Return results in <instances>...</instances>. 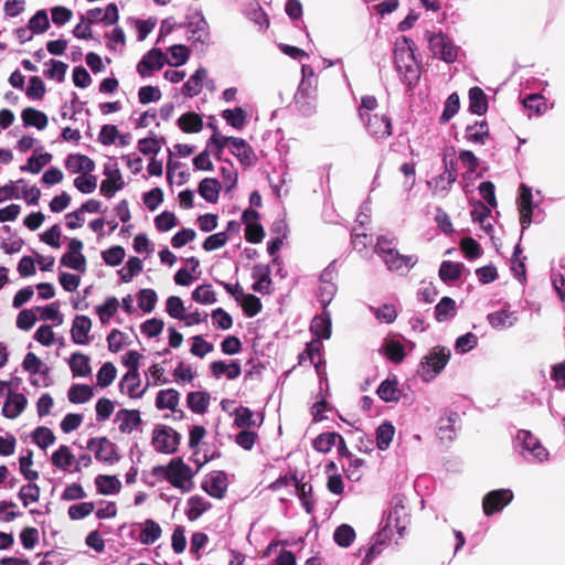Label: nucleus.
I'll return each instance as SVG.
<instances>
[{"mask_svg": "<svg viewBox=\"0 0 565 565\" xmlns=\"http://www.w3.org/2000/svg\"><path fill=\"white\" fill-rule=\"evenodd\" d=\"M180 395L174 388L161 390L156 397V406L159 409L177 411L179 405Z\"/></svg>", "mask_w": 565, "mask_h": 565, "instance_id": "nucleus-32", "label": "nucleus"}, {"mask_svg": "<svg viewBox=\"0 0 565 565\" xmlns=\"http://www.w3.org/2000/svg\"><path fill=\"white\" fill-rule=\"evenodd\" d=\"M168 55L169 57L166 56V63L170 66L178 67L184 65L188 62L190 57V51L183 44H174L168 49Z\"/></svg>", "mask_w": 565, "mask_h": 565, "instance_id": "nucleus-42", "label": "nucleus"}, {"mask_svg": "<svg viewBox=\"0 0 565 565\" xmlns=\"http://www.w3.org/2000/svg\"><path fill=\"white\" fill-rule=\"evenodd\" d=\"M186 402L192 412L203 414L209 407L210 396L207 393L201 391L191 392L188 394Z\"/></svg>", "mask_w": 565, "mask_h": 565, "instance_id": "nucleus-48", "label": "nucleus"}, {"mask_svg": "<svg viewBox=\"0 0 565 565\" xmlns=\"http://www.w3.org/2000/svg\"><path fill=\"white\" fill-rule=\"evenodd\" d=\"M489 324L497 330H505L513 327L518 321V316L513 311L501 309L491 312L487 317Z\"/></svg>", "mask_w": 565, "mask_h": 565, "instance_id": "nucleus-26", "label": "nucleus"}, {"mask_svg": "<svg viewBox=\"0 0 565 565\" xmlns=\"http://www.w3.org/2000/svg\"><path fill=\"white\" fill-rule=\"evenodd\" d=\"M513 500L510 489H499L488 492L482 500V509L486 515H492L503 510Z\"/></svg>", "mask_w": 565, "mask_h": 565, "instance_id": "nucleus-10", "label": "nucleus"}, {"mask_svg": "<svg viewBox=\"0 0 565 565\" xmlns=\"http://www.w3.org/2000/svg\"><path fill=\"white\" fill-rule=\"evenodd\" d=\"M395 435V427L390 422H384L376 429V446L381 450L390 447Z\"/></svg>", "mask_w": 565, "mask_h": 565, "instance_id": "nucleus-51", "label": "nucleus"}, {"mask_svg": "<svg viewBox=\"0 0 565 565\" xmlns=\"http://www.w3.org/2000/svg\"><path fill=\"white\" fill-rule=\"evenodd\" d=\"M310 331L315 339H329L331 337V317L328 311H323L320 316L313 318Z\"/></svg>", "mask_w": 565, "mask_h": 565, "instance_id": "nucleus-28", "label": "nucleus"}, {"mask_svg": "<svg viewBox=\"0 0 565 565\" xmlns=\"http://www.w3.org/2000/svg\"><path fill=\"white\" fill-rule=\"evenodd\" d=\"M397 385L396 379H387L381 383L376 393L384 402H397L399 399Z\"/></svg>", "mask_w": 565, "mask_h": 565, "instance_id": "nucleus-50", "label": "nucleus"}, {"mask_svg": "<svg viewBox=\"0 0 565 565\" xmlns=\"http://www.w3.org/2000/svg\"><path fill=\"white\" fill-rule=\"evenodd\" d=\"M450 350L446 347H434L424 355L417 370L424 382H430L446 367L450 359Z\"/></svg>", "mask_w": 565, "mask_h": 565, "instance_id": "nucleus-4", "label": "nucleus"}, {"mask_svg": "<svg viewBox=\"0 0 565 565\" xmlns=\"http://www.w3.org/2000/svg\"><path fill=\"white\" fill-rule=\"evenodd\" d=\"M23 369L28 371L31 375L40 374L43 376V385H47V369L44 367L43 362L32 352H29L23 360Z\"/></svg>", "mask_w": 565, "mask_h": 565, "instance_id": "nucleus-43", "label": "nucleus"}, {"mask_svg": "<svg viewBox=\"0 0 565 565\" xmlns=\"http://www.w3.org/2000/svg\"><path fill=\"white\" fill-rule=\"evenodd\" d=\"M490 214V209L481 202L476 203L471 210L472 221L480 224L487 234H490L493 231V226L489 221Z\"/></svg>", "mask_w": 565, "mask_h": 565, "instance_id": "nucleus-38", "label": "nucleus"}, {"mask_svg": "<svg viewBox=\"0 0 565 565\" xmlns=\"http://www.w3.org/2000/svg\"><path fill=\"white\" fill-rule=\"evenodd\" d=\"M151 444L158 452L174 454L180 444V435L170 426L158 425L152 430Z\"/></svg>", "mask_w": 565, "mask_h": 565, "instance_id": "nucleus-7", "label": "nucleus"}, {"mask_svg": "<svg viewBox=\"0 0 565 565\" xmlns=\"http://www.w3.org/2000/svg\"><path fill=\"white\" fill-rule=\"evenodd\" d=\"M19 499L22 501L24 507H28L31 503H35L40 499V488L33 481H30L28 484L21 487L19 493Z\"/></svg>", "mask_w": 565, "mask_h": 565, "instance_id": "nucleus-60", "label": "nucleus"}, {"mask_svg": "<svg viewBox=\"0 0 565 565\" xmlns=\"http://www.w3.org/2000/svg\"><path fill=\"white\" fill-rule=\"evenodd\" d=\"M90 329L92 320L87 316H76L71 329L72 341L81 345L87 344L89 341L88 333Z\"/></svg>", "mask_w": 565, "mask_h": 565, "instance_id": "nucleus-21", "label": "nucleus"}, {"mask_svg": "<svg viewBox=\"0 0 565 565\" xmlns=\"http://www.w3.org/2000/svg\"><path fill=\"white\" fill-rule=\"evenodd\" d=\"M234 426L241 429L250 427H259L263 424V416L259 415L258 419L255 414L248 407L239 406L233 412Z\"/></svg>", "mask_w": 565, "mask_h": 565, "instance_id": "nucleus-24", "label": "nucleus"}, {"mask_svg": "<svg viewBox=\"0 0 565 565\" xmlns=\"http://www.w3.org/2000/svg\"><path fill=\"white\" fill-rule=\"evenodd\" d=\"M211 371L216 377L225 375L228 380H235L241 374V365L237 362L227 364L224 361H215L211 364Z\"/></svg>", "mask_w": 565, "mask_h": 565, "instance_id": "nucleus-41", "label": "nucleus"}, {"mask_svg": "<svg viewBox=\"0 0 565 565\" xmlns=\"http://www.w3.org/2000/svg\"><path fill=\"white\" fill-rule=\"evenodd\" d=\"M141 380L139 372H127L119 382V390L130 398H140L146 393L149 384L140 388Z\"/></svg>", "mask_w": 565, "mask_h": 565, "instance_id": "nucleus-17", "label": "nucleus"}, {"mask_svg": "<svg viewBox=\"0 0 565 565\" xmlns=\"http://www.w3.org/2000/svg\"><path fill=\"white\" fill-rule=\"evenodd\" d=\"M188 32L190 33L189 39L205 43L209 40L207 23L201 18L196 23H189Z\"/></svg>", "mask_w": 565, "mask_h": 565, "instance_id": "nucleus-58", "label": "nucleus"}, {"mask_svg": "<svg viewBox=\"0 0 565 565\" xmlns=\"http://www.w3.org/2000/svg\"><path fill=\"white\" fill-rule=\"evenodd\" d=\"M230 151L233 156H235L239 162L245 167H250L256 161V156L252 147L242 138H236L232 140V146Z\"/></svg>", "mask_w": 565, "mask_h": 565, "instance_id": "nucleus-23", "label": "nucleus"}, {"mask_svg": "<svg viewBox=\"0 0 565 565\" xmlns=\"http://www.w3.org/2000/svg\"><path fill=\"white\" fill-rule=\"evenodd\" d=\"M228 487L227 476L223 471H213L209 473L203 482L202 489L211 497L222 499Z\"/></svg>", "mask_w": 565, "mask_h": 565, "instance_id": "nucleus-15", "label": "nucleus"}, {"mask_svg": "<svg viewBox=\"0 0 565 565\" xmlns=\"http://www.w3.org/2000/svg\"><path fill=\"white\" fill-rule=\"evenodd\" d=\"M186 516L190 521L198 520L204 512L211 509L212 504L200 495H193L186 502Z\"/></svg>", "mask_w": 565, "mask_h": 565, "instance_id": "nucleus-37", "label": "nucleus"}, {"mask_svg": "<svg viewBox=\"0 0 565 565\" xmlns=\"http://www.w3.org/2000/svg\"><path fill=\"white\" fill-rule=\"evenodd\" d=\"M166 64V54L160 49L148 51L137 64V72L142 78L150 77Z\"/></svg>", "mask_w": 565, "mask_h": 565, "instance_id": "nucleus-13", "label": "nucleus"}, {"mask_svg": "<svg viewBox=\"0 0 565 565\" xmlns=\"http://www.w3.org/2000/svg\"><path fill=\"white\" fill-rule=\"evenodd\" d=\"M52 465L62 470L68 471L75 462V456L66 445H61L51 457Z\"/></svg>", "mask_w": 565, "mask_h": 565, "instance_id": "nucleus-29", "label": "nucleus"}, {"mask_svg": "<svg viewBox=\"0 0 565 565\" xmlns=\"http://www.w3.org/2000/svg\"><path fill=\"white\" fill-rule=\"evenodd\" d=\"M335 277V269L331 266L327 267L320 276L318 297L323 308L330 305L337 294Z\"/></svg>", "mask_w": 565, "mask_h": 565, "instance_id": "nucleus-14", "label": "nucleus"}, {"mask_svg": "<svg viewBox=\"0 0 565 565\" xmlns=\"http://www.w3.org/2000/svg\"><path fill=\"white\" fill-rule=\"evenodd\" d=\"M207 76V71L204 67L198 68L193 75L182 86V94L186 97L198 96L203 87V82Z\"/></svg>", "mask_w": 565, "mask_h": 565, "instance_id": "nucleus-27", "label": "nucleus"}, {"mask_svg": "<svg viewBox=\"0 0 565 565\" xmlns=\"http://www.w3.org/2000/svg\"><path fill=\"white\" fill-rule=\"evenodd\" d=\"M141 529L138 541L143 545L154 544L162 535V529L158 522L152 519H147L139 523Z\"/></svg>", "mask_w": 565, "mask_h": 565, "instance_id": "nucleus-25", "label": "nucleus"}, {"mask_svg": "<svg viewBox=\"0 0 565 565\" xmlns=\"http://www.w3.org/2000/svg\"><path fill=\"white\" fill-rule=\"evenodd\" d=\"M233 139L234 137L223 136L220 131L215 129L207 142V147L211 149V151L217 159H221L223 149L227 146L231 148Z\"/></svg>", "mask_w": 565, "mask_h": 565, "instance_id": "nucleus-55", "label": "nucleus"}, {"mask_svg": "<svg viewBox=\"0 0 565 565\" xmlns=\"http://www.w3.org/2000/svg\"><path fill=\"white\" fill-rule=\"evenodd\" d=\"M516 440L521 446V455L529 461L543 462L548 458V451L529 430H520Z\"/></svg>", "mask_w": 565, "mask_h": 565, "instance_id": "nucleus-8", "label": "nucleus"}, {"mask_svg": "<svg viewBox=\"0 0 565 565\" xmlns=\"http://www.w3.org/2000/svg\"><path fill=\"white\" fill-rule=\"evenodd\" d=\"M222 118L233 128L242 130L247 121V114L242 107L224 109Z\"/></svg>", "mask_w": 565, "mask_h": 565, "instance_id": "nucleus-45", "label": "nucleus"}, {"mask_svg": "<svg viewBox=\"0 0 565 565\" xmlns=\"http://www.w3.org/2000/svg\"><path fill=\"white\" fill-rule=\"evenodd\" d=\"M86 448L93 451L95 458L99 461L114 463L119 459L115 444L106 437L90 438Z\"/></svg>", "mask_w": 565, "mask_h": 565, "instance_id": "nucleus-12", "label": "nucleus"}, {"mask_svg": "<svg viewBox=\"0 0 565 565\" xmlns=\"http://www.w3.org/2000/svg\"><path fill=\"white\" fill-rule=\"evenodd\" d=\"M394 64L404 84L408 87H413L417 84L420 76L419 65L415 58L411 41L404 36L395 42Z\"/></svg>", "mask_w": 565, "mask_h": 565, "instance_id": "nucleus-1", "label": "nucleus"}, {"mask_svg": "<svg viewBox=\"0 0 565 565\" xmlns=\"http://www.w3.org/2000/svg\"><path fill=\"white\" fill-rule=\"evenodd\" d=\"M465 137L467 141L472 143L484 145L489 137V128L487 121H477L466 128Z\"/></svg>", "mask_w": 565, "mask_h": 565, "instance_id": "nucleus-34", "label": "nucleus"}, {"mask_svg": "<svg viewBox=\"0 0 565 565\" xmlns=\"http://www.w3.org/2000/svg\"><path fill=\"white\" fill-rule=\"evenodd\" d=\"M221 191L220 182L214 178H205L199 184L200 195L210 203H215L218 200Z\"/></svg>", "mask_w": 565, "mask_h": 565, "instance_id": "nucleus-36", "label": "nucleus"}, {"mask_svg": "<svg viewBox=\"0 0 565 565\" xmlns=\"http://www.w3.org/2000/svg\"><path fill=\"white\" fill-rule=\"evenodd\" d=\"M425 40L428 42L429 50L435 57L450 64L454 63L459 53L457 46L450 38L443 32L426 31L424 34Z\"/></svg>", "mask_w": 565, "mask_h": 565, "instance_id": "nucleus-6", "label": "nucleus"}, {"mask_svg": "<svg viewBox=\"0 0 565 565\" xmlns=\"http://www.w3.org/2000/svg\"><path fill=\"white\" fill-rule=\"evenodd\" d=\"M396 237L380 236L375 246V253L384 262L391 271L407 273L418 262L415 255H402L396 249Z\"/></svg>", "mask_w": 565, "mask_h": 565, "instance_id": "nucleus-3", "label": "nucleus"}, {"mask_svg": "<svg viewBox=\"0 0 565 565\" xmlns=\"http://www.w3.org/2000/svg\"><path fill=\"white\" fill-rule=\"evenodd\" d=\"M369 135L376 139H384L392 135L391 118L386 114L375 113L361 119Z\"/></svg>", "mask_w": 565, "mask_h": 565, "instance_id": "nucleus-11", "label": "nucleus"}, {"mask_svg": "<svg viewBox=\"0 0 565 565\" xmlns=\"http://www.w3.org/2000/svg\"><path fill=\"white\" fill-rule=\"evenodd\" d=\"M302 78L295 94V102L299 109L310 115L316 108L317 79L313 70L308 65L301 67Z\"/></svg>", "mask_w": 565, "mask_h": 565, "instance_id": "nucleus-5", "label": "nucleus"}, {"mask_svg": "<svg viewBox=\"0 0 565 565\" xmlns=\"http://www.w3.org/2000/svg\"><path fill=\"white\" fill-rule=\"evenodd\" d=\"M74 186L84 194L93 193L97 188V178L92 173L79 174L74 180Z\"/></svg>", "mask_w": 565, "mask_h": 565, "instance_id": "nucleus-63", "label": "nucleus"}, {"mask_svg": "<svg viewBox=\"0 0 565 565\" xmlns=\"http://www.w3.org/2000/svg\"><path fill=\"white\" fill-rule=\"evenodd\" d=\"M192 299L202 305L216 302V296L211 285H202L192 291Z\"/></svg>", "mask_w": 565, "mask_h": 565, "instance_id": "nucleus-64", "label": "nucleus"}, {"mask_svg": "<svg viewBox=\"0 0 565 565\" xmlns=\"http://www.w3.org/2000/svg\"><path fill=\"white\" fill-rule=\"evenodd\" d=\"M119 308V301L116 297H108L104 303L96 306L95 311L103 324L109 322Z\"/></svg>", "mask_w": 565, "mask_h": 565, "instance_id": "nucleus-49", "label": "nucleus"}, {"mask_svg": "<svg viewBox=\"0 0 565 565\" xmlns=\"http://www.w3.org/2000/svg\"><path fill=\"white\" fill-rule=\"evenodd\" d=\"M551 279L554 290L565 306V259H562L558 266L553 269Z\"/></svg>", "mask_w": 565, "mask_h": 565, "instance_id": "nucleus-44", "label": "nucleus"}, {"mask_svg": "<svg viewBox=\"0 0 565 565\" xmlns=\"http://www.w3.org/2000/svg\"><path fill=\"white\" fill-rule=\"evenodd\" d=\"M65 168L73 174L92 173L95 170V162L87 156L72 153L65 159Z\"/></svg>", "mask_w": 565, "mask_h": 565, "instance_id": "nucleus-19", "label": "nucleus"}, {"mask_svg": "<svg viewBox=\"0 0 565 565\" xmlns=\"http://www.w3.org/2000/svg\"><path fill=\"white\" fill-rule=\"evenodd\" d=\"M116 366L111 362L104 363L96 375L97 385L103 388L109 386L116 379Z\"/></svg>", "mask_w": 565, "mask_h": 565, "instance_id": "nucleus-59", "label": "nucleus"}, {"mask_svg": "<svg viewBox=\"0 0 565 565\" xmlns=\"http://www.w3.org/2000/svg\"><path fill=\"white\" fill-rule=\"evenodd\" d=\"M34 443L41 448L46 449L52 446L56 438L53 431L44 426L38 427L32 434Z\"/></svg>", "mask_w": 565, "mask_h": 565, "instance_id": "nucleus-61", "label": "nucleus"}, {"mask_svg": "<svg viewBox=\"0 0 565 565\" xmlns=\"http://www.w3.org/2000/svg\"><path fill=\"white\" fill-rule=\"evenodd\" d=\"M22 121L26 127H35L39 130H43L49 122L47 116L35 108H25L21 114Z\"/></svg>", "mask_w": 565, "mask_h": 565, "instance_id": "nucleus-31", "label": "nucleus"}, {"mask_svg": "<svg viewBox=\"0 0 565 565\" xmlns=\"http://www.w3.org/2000/svg\"><path fill=\"white\" fill-rule=\"evenodd\" d=\"M138 306L145 312H151L157 303L158 296L153 289H141L137 295Z\"/></svg>", "mask_w": 565, "mask_h": 565, "instance_id": "nucleus-62", "label": "nucleus"}, {"mask_svg": "<svg viewBox=\"0 0 565 565\" xmlns=\"http://www.w3.org/2000/svg\"><path fill=\"white\" fill-rule=\"evenodd\" d=\"M115 423L122 434H131L141 424L140 413L137 409H120L116 413Z\"/></svg>", "mask_w": 565, "mask_h": 565, "instance_id": "nucleus-18", "label": "nucleus"}, {"mask_svg": "<svg viewBox=\"0 0 565 565\" xmlns=\"http://www.w3.org/2000/svg\"><path fill=\"white\" fill-rule=\"evenodd\" d=\"M406 507L404 500L396 499L393 509L388 512L387 523L390 526H395L397 530L405 529L406 525Z\"/></svg>", "mask_w": 565, "mask_h": 565, "instance_id": "nucleus-35", "label": "nucleus"}, {"mask_svg": "<svg viewBox=\"0 0 565 565\" xmlns=\"http://www.w3.org/2000/svg\"><path fill=\"white\" fill-rule=\"evenodd\" d=\"M339 438L340 434L338 433H323L313 439L312 446L317 451L326 454L335 447Z\"/></svg>", "mask_w": 565, "mask_h": 565, "instance_id": "nucleus-53", "label": "nucleus"}, {"mask_svg": "<svg viewBox=\"0 0 565 565\" xmlns=\"http://www.w3.org/2000/svg\"><path fill=\"white\" fill-rule=\"evenodd\" d=\"M322 348L323 344L319 339H312L309 343H307L305 352L299 355L300 363L309 360V362L313 364L316 369H318V365L321 362Z\"/></svg>", "mask_w": 565, "mask_h": 565, "instance_id": "nucleus-46", "label": "nucleus"}, {"mask_svg": "<svg viewBox=\"0 0 565 565\" xmlns=\"http://www.w3.org/2000/svg\"><path fill=\"white\" fill-rule=\"evenodd\" d=\"M533 195L532 190L525 184L520 185V195H519V211H520V223L522 230L527 228L532 223V212H533Z\"/></svg>", "mask_w": 565, "mask_h": 565, "instance_id": "nucleus-16", "label": "nucleus"}, {"mask_svg": "<svg viewBox=\"0 0 565 565\" xmlns=\"http://www.w3.org/2000/svg\"><path fill=\"white\" fill-rule=\"evenodd\" d=\"M103 174L105 179L100 183V194L107 199L113 198L116 192L122 190L126 185L118 163L109 160L104 164Z\"/></svg>", "mask_w": 565, "mask_h": 565, "instance_id": "nucleus-9", "label": "nucleus"}, {"mask_svg": "<svg viewBox=\"0 0 565 565\" xmlns=\"http://www.w3.org/2000/svg\"><path fill=\"white\" fill-rule=\"evenodd\" d=\"M152 476L168 481L173 488L183 493L193 489L194 471L181 458H172L167 466H154Z\"/></svg>", "mask_w": 565, "mask_h": 565, "instance_id": "nucleus-2", "label": "nucleus"}, {"mask_svg": "<svg viewBox=\"0 0 565 565\" xmlns=\"http://www.w3.org/2000/svg\"><path fill=\"white\" fill-rule=\"evenodd\" d=\"M52 160V154L49 152L33 154L28 159L26 164L21 167L22 171L38 174L46 164Z\"/></svg>", "mask_w": 565, "mask_h": 565, "instance_id": "nucleus-54", "label": "nucleus"}, {"mask_svg": "<svg viewBox=\"0 0 565 565\" xmlns=\"http://www.w3.org/2000/svg\"><path fill=\"white\" fill-rule=\"evenodd\" d=\"M469 108L476 115H483L488 109L487 96L480 87L469 89Z\"/></svg>", "mask_w": 565, "mask_h": 565, "instance_id": "nucleus-40", "label": "nucleus"}, {"mask_svg": "<svg viewBox=\"0 0 565 565\" xmlns=\"http://www.w3.org/2000/svg\"><path fill=\"white\" fill-rule=\"evenodd\" d=\"M28 404L26 397L21 393H13L8 390L7 399L2 406V414L8 418H17Z\"/></svg>", "mask_w": 565, "mask_h": 565, "instance_id": "nucleus-22", "label": "nucleus"}, {"mask_svg": "<svg viewBox=\"0 0 565 565\" xmlns=\"http://www.w3.org/2000/svg\"><path fill=\"white\" fill-rule=\"evenodd\" d=\"M457 313V303L450 297H443L435 307V318L438 322L452 319Z\"/></svg>", "mask_w": 565, "mask_h": 565, "instance_id": "nucleus-33", "label": "nucleus"}, {"mask_svg": "<svg viewBox=\"0 0 565 565\" xmlns=\"http://www.w3.org/2000/svg\"><path fill=\"white\" fill-rule=\"evenodd\" d=\"M459 419L456 412H450L439 418L437 435L441 441H452L455 439Z\"/></svg>", "mask_w": 565, "mask_h": 565, "instance_id": "nucleus-20", "label": "nucleus"}, {"mask_svg": "<svg viewBox=\"0 0 565 565\" xmlns=\"http://www.w3.org/2000/svg\"><path fill=\"white\" fill-rule=\"evenodd\" d=\"M93 388L85 384H74L68 390V399L74 404H83L93 397Z\"/></svg>", "mask_w": 565, "mask_h": 565, "instance_id": "nucleus-52", "label": "nucleus"}, {"mask_svg": "<svg viewBox=\"0 0 565 565\" xmlns=\"http://www.w3.org/2000/svg\"><path fill=\"white\" fill-rule=\"evenodd\" d=\"M462 265L445 260L441 263L439 268V277L443 281H455L461 276Z\"/></svg>", "mask_w": 565, "mask_h": 565, "instance_id": "nucleus-56", "label": "nucleus"}, {"mask_svg": "<svg viewBox=\"0 0 565 565\" xmlns=\"http://www.w3.org/2000/svg\"><path fill=\"white\" fill-rule=\"evenodd\" d=\"M178 125L182 131L188 134H194L199 132L202 129L203 121L199 114L186 113L178 119Z\"/></svg>", "mask_w": 565, "mask_h": 565, "instance_id": "nucleus-47", "label": "nucleus"}, {"mask_svg": "<svg viewBox=\"0 0 565 565\" xmlns=\"http://www.w3.org/2000/svg\"><path fill=\"white\" fill-rule=\"evenodd\" d=\"M90 360L87 355L75 352L71 355L68 360L70 369L73 373V376L86 377L92 373V367L89 364Z\"/></svg>", "mask_w": 565, "mask_h": 565, "instance_id": "nucleus-30", "label": "nucleus"}, {"mask_svg": "<svg viewBox=\"0 0 565 565\" xmlns=\"http://www.w3.org/2000/svg\"><path fill=\"white\" fill-rule=\"evenodd\" d=\"M334 542L342 547H348L355 539V531L349 524H341L333 534Z\"/></svg>", "mask_w": 565, "mask_h": 565, "instance_id": "nucleus-57", "label": "nucleus"}, {"mask_svg": "<svg viewBox=\"0 0 565 565\" xmlns=\"http://www.w3.org/2000/svg\"><path fill=\"white\" fill-rule=\"evenodd\" d=\"M95 484L98 492L106 495L118 493L121 488L120 480L115 476L99 475L95 479Z\"/></svg>", "mask_w": 565, "mask_h": 565, "instance_id": "nucleus-39", "label": "nucleus"}]
</instances>
